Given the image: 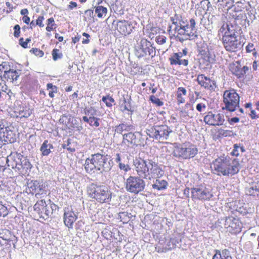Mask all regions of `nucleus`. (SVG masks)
Returning a JSON list of instances; mask_svg holds the SVG:
<instances>
[{
  "instance_id": "obj_41",
  "label": "nucleus",
  "mask_w": 259,
  "mask_h": 259,
  "mask_svg": "<svg viewBox=\"0 0 259 259\" xmlns=\"http://www.w3.org/2000/svg\"><path fill=\"white\" fill-rule=\"evenodd\" d=\"M30 52H32L33 53H34V54H35V55L39 56V57H42L44 54V52L42 51H41L37 48H32L30 50Z\"/></svg>"
},
{
  "instance_id": "obj_33",
  "label": "nucleus",
  "mask_w": 259,
  "mask_h": 259,
  "mask_svg": "<svg viewBox=\"0 0 259 259\" xmlns=\"http://www.w3.org/2000/svg\"><path fill=\"white\" fill-rule=\"evenodd\" d=\"M102 101L106 104V105L109 107H112L113 103L115 102L114 99L109 96L103 97Z\"/></svg>"
},
{
  "instance_id": "obj_31",
  "label": "nucleus",
  "mask_w": 259,
  "mask_h": 259,
  "mask_svg": "<svg viewBox=\"0 0 259 259\" xmlns=\"http://www.w3.org/2000/svg\"><path fill=\"white\" fill-rule=\"evenodd\" d=\"M75 220L76 217L73 212L66 213V222L67 221L66 226L70 227Z\"/></svg>"
},
{
  "instance_id": "obj_56",
  "label": "nucleus",
  "mask_w": 259,
  "mask_h": 259,
  "mask_svg": "<svg viewBox=\"0 0 259 259\" xmlns=\"http://www.w3.org/2000/svg\"><path fill=\"white\" fill-rule=\"evenodd\" d=\"M190 27L192 29V30H194L195 28V21L193 19H191L190 20Z\"/></svg>"
},
{
  "instance_id": "obj_58",
  "label": "nucleus",
  "mask_w": 259,
  "mask_h": 259,
  "mask_svg": "<svg viewBox=\"0 0 259 259\" xmlns=\"http://www.w3.org/2000/svg\"><path fill=\"white\" fill-rule=\"evenodd\" d=\"M167 246H168V249H169L174 248L175 246V244L172 242H171V241H169V242H167Z\"/></svg>"
},
{
  "instance_id": "obj_63",
  "label": "nucleus",
  "mask_w": 259,
  "mask_h": 259,
  "mask_svg": "<svg viewBox=\"0 0 259 259\" xmlns=\"http://www.w3.org/2000/svg\"><path fill=\"white\" fill-rule=\"evenodd\" d=\"M157 41L160 44H163L166 42V38L163 37H160L157 39Z\"/></svg>"
},
{
  "instance_id": "obj_24",
  "label": "nucleus",
  "mask_w": 259,
  "mask_h": 259,
  "mask_svg": "<svg viewBox=\"0 0 259 259\" xmlns=\"http://www.w3.org/2000/svg\"><path fill=\"white\" fill-rule=\"evenodd\" d=\"M53 148L52 144L48 142V140H45L42 144L40 150L44 156H48L51 153V149Z\"/></svg>"
},
{
  "instance_id": "obj_43",
  "label": "nucleus",
  "mask_w": 259,
  "mask_h": 259,
  "mask_svg": "<svg viewBox=\"0 0 259 259\" xmlns=\"http://www.w3.org/2000/svg\"><path fill=\"white\" fill-rule=\"evenodd\" d=\"M119 217L121 219L124 220L125 221H128L130 220V217L128 213L126 212H122L119 213Z\"/></svg>"
},
{
  "instance_id": "obj_21",
  "label": "nucleus",
  "mask_w": 259,
  "mask_h": 259,
  "mask_svg": "<svg viewBox=\"0 0 259 259\" xmlns=\"http://www.w3.org/2000/svg\"><path fill=\"white\" fill-rule=\"evenodd\" d=\"M236 26H233L230 23H226L223 24L220 31L222 33H224V35H231L233 36H240L236 31Z\"/></svg>"
},
{
  "instance_id": "obj_12",
  "label": "nucleus",
  "mask_w": 259,
  "mask_h": 259,
  "mask_svg": "<svg viewBox=\"0 0 259 259\" xmlns=\"http://www.w3.org/2000/svg\"><path fill=\"white\" fill-rule=\"evenodd\" d=\"M204 121L206 124L210 125H221L225 121L224 115L221 113H213L212 112H209L204 116Z\"/></svg>"
},
{
  "instance_id": "obj_40",
  "label": "nucleus",
  "mask_w": 259,
  "mask_h": 259,
  "mask_svg": "<svg viewBox=\"0 0 259 259\" xmlns=\"http://www.w3.org/2000/svg\"><path fill=\"white\" fill-rule=\"evenodd\" d=\"M30 114L31 112L29 110L26 111H20L19 112V116L20 118H28V117L30 116Z\"/></svg>"
},
{
  "instance_id": "obj_23",
  "label": "nucleus",
  "mask_w": 259,
  "mask_h": 259,
  "mask_svg": "<svg viewBox=\"0 0 259 259\" xmlns=\"http://www.w3.org/2000/svg\"><path fill=\"white\" fill-rule=\"evenodd\" d=\"M134 130L135 127L133 125L122 123L116 126L115 131L117 133L121 134L123 132H130Z\"/></svg>"
},
{
  "instance_id": "obj_45",
  "label": "nucleus",
  "mask_w": 259,
  "mask_h": 259,
  "mask_svg": "<svg viewBox=\"0 0 259 259\" xmlns=\"http://www.w3.org/2000/svg\"><path fill=\"white\" fill-rule=\"evenodd\" d=\"M239 146L237 144L234 145V149L231 152V154L234 156H238L239 154Z\"/></svg>"
},
{
  "instance_id": "obj_3",
  "label": "nucleus",
  "mask_w": 259,
  "mask_h": 259,
  "mask_svg": "<svg viewBox=\"0 0 259 259\" xmlns=\"http://www.w3.org/2000/svg\"><path fill=\"white\" fill-rule=\"evenodd\" d=\"M239 165L238 159L221 157L213 161L211 167L218 176H232L239 172Z\"/></svg>"
},
{
  "instance_id": "obj_49",
  "label": "nucleus",
  "mask_w": 259,
  "mask_h": 259,
  "mask_svg": "<svg viewBox=\"0 0 259 259\" xmlns=\"http://www.w3.org/2000/svg\"><path fill=\"white\" fill-rule=\"evenodd\" d=\"M119 167L120 169H122L125 171H127L130 169V168L127 165H125L123 163H122L121 162L119 163Z\"/></svg>"
},
{
  "instance_id": "obj_47",
  "label": "nucleus",
  "mask_w": 259,
  "mask_h": 259,
  "mask_svg": "<svg viewBox=\"0 0 259 259\" xmlns=\"http://www.w3.org/2000/svg\"><path fill=\"white\" fill-rule=\"evenodd\" d=\"M43 20V16H39L37 19L36 20V25H38L41 27H44V25L42 23Z\"/></svg>"
},
{
  "instance_id": "obj_34",
  "label": "nucleus",
  "mask_w": 259,
  "mask_h": 259,
  "mask_svg": "<svg viewBox=\"0 0 259 259\" xmlns=\"http://www.w3.org/2000/svg\"><path fill=\"white\" fill-rule=\"evenodd\" d=\"M218 2H221V5L227 9L231 8L234 4V0H218Z\"/></svg>"
},
{
  "instance_id": "obj_17",
  "label": "nucleus",
  "mask_w": 259,
  "mask_h": 259,
  "mask_svg": "<svg viewBox=\"0 0 259 259\" xmlns=\"http://www.w3.org/2000/svg\"><path fill=\"white\" fill-rule=\"evenodd\" d=\"M134 27L133 23L124 20L117 23V30L120 33L124 35L130 34Z\"/></svg>"
},
{
  "instance_id": "obj_61",
  "label": "nucleus",
  "mask_w": 259,
  "mask_h": 259,
  "mask_svg": "<svg viewBox=\"0 0 259 259\" xmlns=\"http://www.w3.org/2000/svg\"><path fill=\"white\" fill-rule=\"evenodd\" d=\"M251 190L259 192V183L256 184L254 186L251 187Z\"/></svg>"
},
{
  "instance_id": "obj_7",
  "label": "nucleus",
  "mask_w": 259,
  "mask_h": 259,
  "mask_svg": "<svg viewBox=\"0 0 259 259\" xmlns=\"http://www.w3.org/2000/svg\"><path fill=\"white\" fill-rule=\"evenodd\" d=\"M135 54L139 58L148 55L152 58L156 55V51L150 41L142 38L135 46Z\"/></svg>"
},
{
  "instance_id": "obj_8",
  "label": "nucleus",
  "mask_w": 259,
  "mask_h": 259,
  "mask_svg": "<svg viewBox=\"0 0 259 259\" xmlns=\"http://www.w3.org/2000/svg\"><path fill=\"white\" fill-rule=\"evenodd\" d=\"M197 153L198 149L194 146L179 145L175 147L172 154L179 159L184 160L193 158Z\"/></svg>"
},
{
  "instance_id": "obj_10",
  "label": "nucleus",
  "mask_w": 259,
  "mask_h": 259,
  "mask_svg": "<svg viewBox=\"0 0 259 259\" xmlns=\"http://www.w3.org/2000/svg\"><path fill=\"white\" fill-rule=\"evenodd\" d=\"M240 36L231 35H223L222 41L225 49L230 52H235L240 50L243 47V44L241 40Z\"/></svg>"
},
{
  "instance_id": "obj_59",
  "label": "nucleus",
  "mask_w": 259,
  "mask_h": 259,
  "mask_svg": "<svg viewBox=\"0 0 259 259\" xmlns=\"http://www.w3.org/2000/svg\"><path fill=\"white\" fill-rule=\"evenodd\" d=\"M22 20L24 23H25L27 24H29V23L30 22V18L27 16H24L23 17Z\"/></svg>"
},
{
  "instance_id": "obj_55",
  "label": "nucleus",
  "mask_w": 259,
  "mask_h": 259,
  "mask_svg": "<svg viewBox=\"0 0 259 259\" xmlns=\"http://www.w3.org/2000/svg\"><path fill=\"white\" fill-rule=\"evenodd\" d=\"M94 12L92 10H88L85 11V14L89 17L91 18L93 17Z\"/></svg>"
},
{
  "instance_id": "obj_1",
  "label": "nucleus",
  "mask_w": 259,
  "mask_h": 259,
  "mask_svg": "<svg viewBox=\"0 0 259 259\" xmlns=\"http://www.w3.org/2000/svg\"><path fill=\"white\" fill-rule=\"evenodd\" d=\"M133 163L138 176H130L126 180L125 188L130 193L137 194L144 190L146 184L143 179L151 180L163 174L158 164L152 160L136 158Z\"/></svg>"
},
{
  "instance_id": "obj_15",
  "label": "nucleus",
  "mask_w": 259,
  "mask_h": 259,
  "mask_svg": "<svg viewBox=\"0 0 259 259\" xmlns=\"http://www.w3.org/2000/svg\"><path fill=\"white\" fill-rule=\"evenodd\" d=\"M27 187L29 192L32 194H42L46 192V185L42 181H31L27 183Z\"/></svg>"
},
{
  "instance_id": "obj_9",
  "label": "nucleus",
  "mask_w": 259,
  "mask_h": 259,
  "mask_svg": "<svg viewBox=\"0 0 259 259\" xmlns=\"http://www.w3.org/2000/svg\"><path fill=\"white\" fill-rule=\"evenodd\" d=\"M223 102L225 109L230 112L234 111L239 104V96L234 90L225 91L223 95Z\"/></svg>"
},
{
  "instance_id": "obj_48",
  "label": "nucleus",
  "mask_w": 259,
  "mask_h": 259,
  "mask_svg": "<svg viewBox=\"0 0 259 259\" xmlns=\"http://www.w3.org/2000/svg\"><path fill=\"white\" fill-rule=\"evenodd\" d=\"M255 49L254 48V45L253 44L249 43L248 44V45L246 47V50L247 52H251L253 50H254Z\"/></svg>"
},
{
  "instance_id": "obj_51",
  "label": "nucleus",
  "mask_w": 259,
  "mask_h": 259,
  "mask_svg": "<svg viewBox=\"0 0 259 259\" xmlns=\"http://www.w3.org/2000/svg\"><path fill=\"white\" fill-rule=\"evenodd\" d=\"M19 44L23 48H28V46L27 45V42L24 41L23 38H20L19 39Z\"/></svg>"
},
{
  "instance_id": "obj_52",
  "label": "nucleus",
  "mask_w": 259,
  "mask_h": 259,
  "mask_svg": "<svg viewBox=\"0 0 259 259\" xmlns=\"http://www.w3.org/2000/svg\"><path fill=\"white\" fill-rule=\"evenodd\" d=\"M196 108L198 111L201 112L202 111V108H206V105L204 104L199 103L197 104Z\"/></svg>"
},
{
  "instance_id": "obj_39",
  "label": "nucleus",
  "mask_w": 259,
  "mask_h": 259,
  "mask_svg": "<svg viewBox=\"0 0 259 259\" xmlns=\"http://www.w3.org/2000/svg\"><path fill=\"white\" fill-rule=\"evenodd\" d=\"M48 207H49L48 210H51V215L53 214V212H55L59 208L57 205L52 203L50 201L48 204Z\"/></svg>"
},
{
  "instance_id": "obj_14",
  "label": "nucleus",
  "mask_w": 259,
  "mask_h": 259,
  "mask_svg": "<svg viewBox=\"0 0 259 259\" xmlns=\"http://www.w3.org/2000/svg\"><path fill=\"white\" fill-rule=\"evenodd\" d=\"M141 136L139 133L128 132L122 135V143L128 147L137 146L140 144Z\"/></svg>"
},
{
  "instance_id": "obj_36",
  "label": "nucleus",
  "mask_w": 259,
  "mask_h": 259,
  "mask_svg": "<svg viewBox=\"0 0 259 259\" xmlns=\"http://www.w3.org/2000/svg\"><path fill=\"white\" fill-rule=\"evenodd\" d=\"M248 70V68L247 66H244L240 69H238L237 71H236V72L234 74L238 76L239 77H240L241 76L243 75L246 73V72Z\"/></svg>"
},
{
  "instance_id": "obj_32",
  "label": "nucleus",
  "mask_w": 259,
  "mask_h": 259,
  "mask_svg": "<svg viewBox=\"0 0 259 259\" xmlns=\"http://www.w3.org/2000/svg\"><path fill=\"white\" fill-rule=\"evenodd\" d=\"M85 115L83 117H95L97 115V110L92 107L85 108L84 110Z\"/></svg>"
},
{
  "instance_id": "obj_42",
  "label": "nucleus",
  "mask_w": 259,
  "mask_h": 259,
  "mask_svg": "<svg viewBox=\"0 0 259 259\" xmlns=\"http://www.w3.org/2000/svg\"><path fill=\"white\" fill-rule=\"evenodd\" d=\"M77 121L73 117L70 116L68 118V124L69 126L70 127H74V126L76 124Z\"/></svg>"
},
{
  "instance_id": "obj_64",
  "label": "nucleus",
  "mask_w": 259,
  "mask_h": 259,
  "mask_svg": "<svg viewBox=\"0 0 259 259\" xmlns=\"http://www.w3.org/2000/svg\"><path fill=\"white\" fill-rule=\"evenodd\" d=\"M77 92L78 91H76L75 92H74L72 95H70L69 96V98L71 99V100H74V99H76L77 98Z\"/></svg>"
},
{
  "instance_id": "obj_54",
  "label": "nucleus",
  "mask_w": 259,
  "mask_h": 259,
  "mask_svg": "<svg viewBox=\"0 0 259 259\" xmlns=\"http://www.w3.org/2000/svg\"><path fill=\"white\" fill-rule=\"evenodd\" d=\"M77 6L76 3L74 2H70L68 5V9L72 10Z\"/></svg>"
},
{
  "instance_id": "obj_62",
  "label": "nucleus",
  "mask_w": 259,
  "mask_h": 259,
  "mask_svg": "<svg viewBox=\"0 0 259 259\" xmlns=\"http://www.w3.org/2000/svg\"><path fill=\"white\" fill-rule=\"evenodd\" d=\"M250 115L252 119H255L257 117V116L256 115L255 111L253 110H252L251 111V113H250Z\"/></svg>"
},
{
  "instance_id": "obj_26",
  "label": "nucleus",
  "mask_w": 259,
  "mask_h": 259,
  "mask_svg": "<svg viewBox=\"0 0 259 259\" xmlns=\"http://www.w3.org/2000/svg\"><path fill=\"white\" fill-rule=\"evenodd\" d=\"M167 185V183L165 180H156L152 187L153 189L160 191L165 189Z\"/></svg>"
},
{
  "instance_id": "obj_19",
  "label": "nucleus",
  "mask_w": 259,
  "mask_h": 259,
  "mask_svg": "<svg viewBox=\"0 0 259 259\" xmlns=\"http://www.w3.org/2000/svg\"><path fill=\"white\" fill-rule=\"evenodd\" d=\"M20 74V70H16L14 69H9V70L4 71V78L6 81L12 82L15 84L17 83V80Z\"/></svg>"
},
{
  "instance_id": "obj_20",
  "label": "nucleus",
  "mask_w": 259,
  "mask_h": 259,
  "mask_svg": "<svg viewBox=\"0 0 259 259\" xmlns=\"http://www.w3.org/2000/svg\"><path fill=\"white\" fill-rule=\"evenodd\" d=\"M197 80L198 83L205 89H212L213 85H215V82L203 74H199L197 76Z\"/></svg>"
},
{
  "instance_id": "obj_57",
  "label": "nucleus",
  "mask_w": 259,
  "mask_h": 259,
  "mask_svg": "<svg viewBox=\"0 0 259 259\" xmlns=\"http://www.w3.org/2000/svg\"><path fill=\"white\" fill-rule=\"evenodd\" d=\"M172 55L175 56V58L177 59V58H178V57L182 58L184 56V55L182 53V52L174 53Z\"/></svg>"
},
{
  "instance_id": "obj_35",
  "label": "nucleus",
  "mask_w": 259,
  "mask_h": 259,
  "mask_svg": "<svg viewBox=\"0 0 259 259\" xmlns=\"http://www.w3.org/2000/svg\"><path fill=\"white\" fill-rule=\"evenodd\" d=\"M52 54L53 59L54 61H56L57 59L62 58L63 57L62 53H61L59 50L57 49H53Z\"/></svg>"
},
{
  "instance_id": "obj_6",
  "label": "nucleus",
  "mask_w": 259,
  "mask_h": 259,
  "mask_svg": "<svg viewBox=\"0 0 259 259\" xmlns=\"http://www.w3.org/2000/svg\"><path fill=\"white\" fill-rule=\"evenodd\" d=\"M172 131L166 125H155L147 129L146 133L150 138L159 141L167 140Z\"/></svg>"
},
{
  "instance_id": "obj_13",
  "label": "nucleus",
  "mask_w": 259,
  "mask_h": 259,
  "mask_svg": "<svg viewBox=\"0 0 259 259\" xmlns=\"http://www.w3.org/2000/svg\"><path fill=\"white\" fill-rule=\"evenodd\" d=\"M48 204L44 200L38 201L34 205V210L38 213L40 218L46 220L51 216V210H48Z\"/></svg>"
},
{
  "instance_id": "obj_4",
  "label": "nucleus",
  "mask_w": 259,
  "mask_h": 259,
  "mask_svg": "<svg viewBox=\"0 0 259 259\" xmlns=\"http://www.w3.org/2000/svg\"><path fill=\"white\" fill-rule=\"evenodd\" d=\"M7 163L9 167L23 175L27 174L31 167L28 159L18 153L9 155L7 158Z\"/></svg>"
},
{
  "instance_id": "obj_38",
  "label": "nucleus",
  "mask_w": 259,
  "mask_h": 259,
  "mask_svg": "<svg viewBox=\"0 0 259 259\" xmlns=\"http://www.w3.org/2000/svg\"><path fill=\"white\" fill-rule=\"evenodd\" d=\"M150 100L153 103L158 106H161L163 104V103L162 101L153 95L150 97Z\"/></svg>"
},
{
  "instance_id": "obj_28",
  "label": "nucleus",
  "mask_w": 259,
  "mask_h": 259,
  "mask_svg": "<svg viewBox=\"0 0 259 259\" xmlns=\"http://www.w3.org/2000/svg\"><path fill=\"white\" fill-rule=\"evenodd\" d=\"M82 120L89 123L91 126L98 127L100 125V118L96 117H82Z\"/></svg>"
},
{
  "instance_id": "obj_53",
  "label": "nucleus",
  "mask_w": 259,
  "mask_h": 259,
  "mask_svg": "<svg viewBox=\"0 0 259 259\" xmlns=\"http://www.w3.org/2000/svg\"><path fill=\"white\" fill-rule=\"evenodd\" d=\"M176 37L179 41L183 42L184 40L188 39L189 37L180 35V34H178Z\"/></svg>"
},
{
  "instance_id": "obj_30",
  "label": "nucleus",
  "mask_w": 259,
  "mask_h": 259,
  "mask_svg": "<svg viewBox=\"0 0 259 259\" xmlns=\"http://www.w3.org/2000/svg\"><path fill=\"white\" fill-rule=\"evenodd\" d=\"M95 13L97 14L99 18H102L105 16L107 13V9L106 8L102 6H99L95 8Z\"/></svg>"
},
{
  "instance_id": "obj_46",
  "label": "nucleus",
  "mask_w": 259,
  "mask_h": 259,
  "mask_svg": "<svg viewBox=\"0 0 259 259\" xmlns=\"http://www.w3.org/2000/svg\"><path fill=\"white\" fill-rule=\"evenodd\" d=\"M123 102L124 103V106L122 105L121 107H123V111L127 110V111H131V105L128 103H126V101L125 99L123 100Z\"/></svg>"
},
{
  "instance_id": "obj_60",
  "label": "nucleus",
  "mask_w": 259,
  "mask_h": 259,
  "mask_svg": "<svg viewBox=\"0 0 259 259\" xmlns=\"http://www.w3.org/2000/svg\"><path fill=\"white\" fill-rule=\"evenodd\" d=\"M54 24V20L53 18H50L48 19L47 25H50L51 26H53Z\"/></svg>"
},
{
  "instance_id": "obj_37",
  "label": "nucleus",
  "mask_w": 259,
  "mask_h": 259,
  "mask_svg": "<svg viewBox=\"0 0 259 259\" xmlns=\"http://www.w3.org/2000/svg\"><path fill=\"white\" fill-rule=\"evenodd\" d=\"M8 210L5 206H4L2 202H0V217H5L8 214Z\"/></svg>"
},
{
  "instance_id": "obj_18",
  "label": "nucleus",
  "mask_w": 259,
  "mask_h": 259,
  "mask_svg": "<svg viewBox=\"0 0 259 259\" xmlns=\"http://www.w3.org/2000/svg\"><path fill=\"white\" fill-rule=\"evenodd\" d=\"M0 134L2 136L5 144L6 143H13L16 141L15 134L9 127H4L0 124Z\"/></svg>"
},
{
  "instance_id": "obj_5",
  "label": "nucleus",
  "mask_w": 259,
  "mask_h": 259,
  "mask_svg": "<svg viewBox=\"0 0 259 259\" xmlns=\"http://www.w3.org/2000/svg\"><path fill=\"white\" fill-rule=\"evenodd\" d=\"M88 193L91 198L100 203L108 202L111 199V192L104 185L92 184L88 187Z\"/></svg>"
},
{
  "instance_id": "obj_22",
  "label": "nucleus",
  "mask_w": 259,
  "mask_h": 259,
  "mask_svg": "<svg viewBox=\"0 0 259 259\" xmlns=\"http://www.w3.org/2000/svg\"><path fill=\"white\" fill-rule=\"evenodd\" d=\"M215 254L212 259H232L230 252L229 250L225 249L222 250L216 249Z\"/></svg>"
},
{
  "instance_id": "obj_27",
  "label": "nucleus",
  "mask_w": 259,
  "mask_h": 259,
  "mask_svg": "<svg viewBox=\"0 0 259 259\" xmlns=\"http://www.w3.org/2000/svg\"><path fill=\"white\" fill-rule=\"evenodd\" d=\"M186 90L184 88L179 87L178 89L177 100L178 104L185 103V99L182 95L185 96L186 95Z\"/></svg>"
},
{
  "instance_id": "obj_29",
  "label": "nucleus",
  "mask_w": 259,
  "mask_h": 259,
  "mask_svg": "<svg viewBox=\"0 0 259 259\" xmlns=\"http://www.w3.org/2000/svg\"><path fill=\"white\" fill-rule=\"evenodd\" d=\"M189 28L188 25L182 26L175 27V30L178 32V34L180 35L186 36L189 37L191 34L189 32L188 29Z\"/></svg>"
},
{
  "instance_id": "obj_2",
  "label": "nucleus",
  "mask_w": 259,
  "mask_h": 259,
  "mask_svg": "<svg viewBox=\"0 0 259 259\" xmlns=\"http://www.w3.org/2000/svg\"><path fill=\"white\" fill-rule=\"evenodd\" d=\"M112 166V162L109 160L107 155L96 153L85 160L84 168L91 174H103L109 171Z\"/></svg>"
},
{
  "instance_id": "obj_25",
  "label": "nucleus",
  "mask_w": 259,
  "mask_h": 259,
  "mask_svg": "<svg viewBox=\"0 0 259 259\" xmlns=\"http://www.w3.org/2000/svg\"><path fill=\"white\" fill-rule=\"evenodd\" d=\"M175 56L172 55L169 58L170 63L171 65H179L187 66L188 65V60L185 59H182L180 57L175 59Z\"/></svg>"
},
{
  "instance_id": "obj_50",
  "label": "nucleus",
  "mask_w": 259,
  "mask_h": 259,
  "mask_svg": "<svg viewBox=\"0 0 259 259\" xmlns=\"http://www.w3.org/2000/svg\"><path fill=\"white\" fill-rule=\"evenodd\" d=\"M239 118L237 117H233L228 119V121L230 124H233L234 123L238 122Z\"/></svg>"
},
{
  "instance_id": "obj_16",
  "label": "nucleus",
  "mask_w": 259,
  "mask_h": 259,
  "mask_svg": "<svg viewBox=\"0 0 259 259\" xmlns=\"http://www.w3.org/2000/svg\"><path fill=\"white\" fill-rule=\"evenodd\" d=\"M225 227L227 228L229 232H239L241 230L242 224L238 218L229 216L226 218Z\"/></svg>"
},
{
  "instance_id": "obj_44",
  "label": "nucleus",
  "mask_w": 259,
  "mask_h": 259,
  "mask_svg": "<svg viewBox=\"0 0 259 259\" xmlns=\"http://www.w3.org/2000/svg\"><path fill=\"white\" fill-rule=\"evenodd\" d=\"M14 35L16 37H18L20 33V27L18 24L16 25L14 27Z\"/></svg>"
},
{
  "instance_id": "obj_11",
  "label": "nucleus",
  "mask_w": 259,
  "mask_h": 259,
  "mask_svg": "<svg viewBox=\"0 0 259 259\" xmlns=\"http://www.w3.org/2000/svg\"><path fill=\"white\" fill-rule=\"evenodd\" d=\"M191 194L193 199L200 200H209L213 196L209 189L202 186L192 188Z\"/></svg>"
}]
</instances>
